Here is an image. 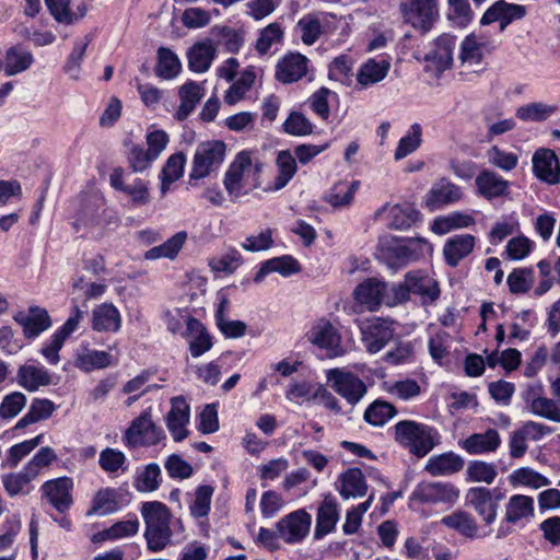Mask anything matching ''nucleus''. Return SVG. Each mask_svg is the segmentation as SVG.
<instances>
[{"instance_id":"obj_1","label":"nucleus","mask_w":560,"mask_h":560,"mask_svg":"<svg viewBox=\"0 0 560 560\" xmlns=\"http://www.w3.org/2000/svg\"><path fill=\"white\" fill-rule=\"evenodd\" d=\"M141 515L144 521V538L147 547L152 552L164 550L172 540L171 529L172 514L162 502H144L141 506Z\"/></svg>"},{"instance_id":"obj_2","label":"nucleus","mask_w":560,"mask_h":560,"mask_svg":"<svg viewBox=\"0 0 560 560\" xmlns=\"http://www.w3.org/2000/svg\"><path fill=\"white\" fill-rule=\"evenodd\" d=\"M394 439L410 454L421 458L439 443V432L433 427L413 420H401L394 425Z\"/></svg>"},{"instance_id":"obj_3","label":"nucleus","mask_w":560,"mask_h":560,"mask_svg":"<svg viewBox=\"0 0 560 560\" xmlns=\"http://www.w3.org/2000/svg\"><path fill=\"white\" fill-rule=\"evenodd\" d=\"M261 168V163H253L250 152H240L224 176L223 184L229 195L238 198L248 190L258 187Z\"/></svg>"},{"instance_id":"obj_4","label":"nucleus","mask_w":560,"mask_h":560,"mask_svg":"<svg viewBox=\"0 0 560 560\" xmlns=\"http://www.w3.org/2000/svg\"><path fill=\"white\" fill-rule=\"evenodd\" d=\"M226 145L223 141L214 140L200 143L195 152L190 179H201L209 176L223 163Z\"/></svg>"},{"instance_id":"obj_5","label":"nucleus","mask_w":560,"mask_h":560,"mask_svg":"<svg viewBox=\"0 0 560 560\" xmlns=\"http://www.w3.org/2000/svg\"><path fill=\"white\" fill-rule=\"evenodd\" d=\"M399 9L404 20L422 33H428L440 16L439 0H405Z\"/></svg>"},{"instance_id":"obj_6","label":"nucleus","mask_w":560,"mask_h":560,"mask_svg":"<svg viewBox=\"0 0 560 560\" xmlns=\"http://www.w3.org/2000/svg\"><path fill=\"white\" fill-rule=\"evenodd\" d=\"M164 436L163 430L152 422L149 412H143L130 423L124 434V442L130 447L152 446Z\"/></svg>"},{"instance_id":"obj_7","label":"nucleus","mask_w":560,"mask_h":560,"mask_svg":"<svg viewBox=\"0 0 560 560\" xmlns=\"http://www.w3.org/2000/svg\"><path fill=\"white\" fill-rule=\"evenodd\" d=\"M393 320L380 317L366 319L361 324V339L369 353L380 352L393 339Z\"/></svg>"},{"instance_id":"obj_8","label":"nucleus","mask_w":560,"mask_h":560,"mask_svg":"<svg viewBox=\"0 0 560 560\" xmlns=\"http://www.w3.org/2000/svg\"><path fill=\"white\" fill-rule=\"evenodd\" d=\"M327 381L331 388L352 406L357 405L368 392L364 382L355 374L337 368L327 371Z\"/></svg>"},{"instance_id":"obj_9","label":"nucleus","mask_w":560,"mask_h":560,"mask_svg":"<svg viewBox=\"0 0 560 560\" xmlns=\"http://www.w3.org/2000/svg\"><path fill=\"white\" fill-rule=\"evenodd\" d=\"M312 516L303 509L293 511L280 518L276 527L281 540L288 545L300 544L308 535Z\"/></svg>"},{"instance_id":"obj_10","label":"nucleus","mask_w":560,"mask_h":560,"mask_svg":"<svg viewBox=\"0 0 560 560\" xmlns=\"http://www.w3.org/2000/svg\"><path fill=\"white\" fill-rule=\"evenodd\" d=\"M459 491L455 486L441 481H422L411 493V500L425 504L455 503Z\"/></svg>"},{"instance_id":"obj_11","label":"nucleus","mask_w":560,"mask_h":560,"mask_svg":"<svg viewBox=\"0 0 560 560\" xmlns=\"http://www.w3.org/2000/svg\"><path fill=\"white\" fill-rule=\"evenodd\" d=\"M310 59L298 51H289L280 58L275 68V79L283 84L299 82L310 70Z\"/></svg>"},{"instance_id":"obj_12","label":"nucleus","mask_w":560,"mask_h":560,"mask_svg":"<svg viewBox=\"0 0 560 560\" xmlns=\"http://www.w3.org/2000/svg\"><path fill=\"white\" fill-rule=\"evenodd\" d=\"M73 481L69 477H60L43 483L40 491L45 499L59 513H66L73 504Z\"/></svg>"},{"instance_id":"obj_13","label":"nucleus","mask_w":560,"mask_h":560,"mask_svg":"<svg viewBox=\"0 0 560 560\" xmlns=\"http://www.w3.org/2000/svg\"><path fill=\"white\" fill-rule=\"evenodd\" d=\"M456 47V36L442 34L431 45V49L425 54L424 61L428 67L436 72H443L453 65V52Z\"/></svg>"},{"instance_id":"obj_14","label":"nucleus","mask_w":560,"mask_h":560,"mask_svg":"<svg viewBox=\"0 0 560 560\" xmlns=\"http://www.w3.org/2000/svg\"><path fill=\"white\" fill-rule=\"evenodd\" d=\"M305 338L312 345L326 349L330 355L337 357L342 353L340 335L334 325L325 318L317 320L306 332Z\"/></svg>"},{"instance_id":"obj_15","label":"nucleus","mask_w":560,"mask_h":560,"mask_svg":"<svg viewBox=\"0 0 560 560\" xmlns=\"http://www.w3.org/2000/svg\"><path fill=\"white\" fill-rule=\"evenodd\" d=\"M535 176L549 185L560 182V164L558 156L550 149L537 150L532 159Z\"/></svg>"},{"instance_id":"obj_16","label":"nucleus","mask_w":560,"mask_h":560,"mask_svg":"<svg viewBox=\"0 0 560 560\" xmlns=\"http://www.w3.org/2000/svg\"><path fill=\"white\" fill-rule=\"evenodd\" d=\"M541 386H528L524 393V400L529 407V410L538 417L545 418L553 422H560V407L559 404L550 398L540 395Z\"/></svg>"},{"instance_id":"obj_17","label":"nucleus","mask_w":560,"mask_h":560,"mask_svg":"<svg viewBox=\"0 0 560 560\" xmlns=\"http://www.w3.org/2000/svg\"><path fill=\"white\" fill-rule=\"evenodd\" d=\"M190 408L183 396L173 397L171 399V410L166 416V425L176 442L187 438L186 429L189 422Z\"/></svg>"},{"instance_id":"obj_18","label":"nucleus","mask_w":560,"mask_h":560,"mask_svg":"<svg viewBox=\"0 0 560 560\" xmlns=\"http://www.w3.org/2000/svg\"><path fill=\"white\" fill-rule=\"evenodd\" d=\"M467 500L486 525H490L495 521L498 502L493 499L490 489L486 487H474L468 490Z\"/></svg>"},{"instance_id":"obj_19","label":"nucleus","mask_w":560,"mask_h":560,"mask_svg":"<svg viewBox=\"0 0 560 560\" xmlns=\"http://www.w3.org/2000/svg\"><path fill=\"white\" fill-rule=\"evenodd\" d=\"M463 196L460 187L448 180L441 178L434 183L425 197V205L431 210L440 209L444 206L457 202Z\"/></svg>"},{"instance_id":"obj_20","label":"nucleus","mask_w":560,"mask_h":560,"mask_svg":"<svg viewBox=\"0 0 560 560\" xmlns=\"http://www.w3.org/2000/svg\"><path fill=\"white\" fill-rule=\"evenodd\" d=\"M368 489L365 477L360 468H349L338 477L337 490L343 500L363 498Z\"/></svg>"},{"instance_id":"obj_21","label":"nucleus","mask_w":560,"mask_h":560,"mask_svg":"<svg viewBox=\"0 0 560 560\" xmlns=\"http://www.w3.org/2000/svg\"><path fill=\"white\" fill-rule=\"evenodd\" d=\"M184 337L188 341V349L192 358L201 357L213 346L212 337L205 325L194 317L188 318Z\"/></svg>"},{"instance_id":"obj_22","label":"nucleus","mask_w":560,"mask_h":560,"mask_svg":"<svg viewBox=\"0 0 560 560\" xmlns=\"http://www.w3.org/2000/svg\"><path fill=\"white\" fill-rule=\"evenodd\" d=\"M353 295L358 303L375 311L385 304L386 283L374 278L366 279L355 288Z\"/></svg>"},{"instance_id":"obj_23","label":"nucleus","mask_w":560,"mask_h":560,"mask_svg":"<svg viewBox=\"0 0 560 560\" xmlns=\"http://www.w3.org/2000/svg\"><path fill=\"white\" fill-rule=\"evenodd\" d=\"M406 283L409 285L410 293L420 295L423 303H433L440 296L438 281L422 271L406 273Z\"/></svg>"},{"instance_id":"obj_24","label":"nucleus","mask_w":560,"mask_h":560,"mask_svg":"<svg viewBox=\"0 0 560 560\" xmlns=\"http://www.w3.org/2000/svg\"><path fill=\"white\" fill-rule=\"evenodd\" d=\"M16 381L21 387L33 393L51 385L52 376L44 366L23 364L18 369Z\"/></svg>"},{"instance_id":"obj_25","label":"nucleus","mask_w":560,"mask_h":560,"mask_svg":"<svg viewBox=\"0 0 560 560\" xmlns=\"http://www.w3.org/2000/svg\"><path fill=\"white\" fill-rule=\"evenodd\" d=\"M14 320L23 327L26 338H35L51 325L48 312L45 308L34 306L30 307V314L22 312L14 315Z\"/></svg>"},{"instance_id":"obj_26","label":"nucleus","mask_w":560,"mask_h":560,"mask_svg":"<svg viewBox=\"0 0 560 560\" xmlns=\"http://www.w3.org/2000/svg\"><path fill=\"white\" fill-rule=\"evenodd\" d=\"M388 210V226L395 230H407L420 219V212L410 203L388 205L380 208L375 215L381 217Z\"/></svg>"},{"instance_id":"obj_27","label":"nucleus","mask_w":560,"mask_h":560,"mask_svg":"<svg viewBox=\"0 0 560 560\" xmlns=\"http://www.w3.org/2000/svg\"><path fill=\"white\" fill-rule=\"evenodd\" d=\"M478 192L488 200L509 194L510 182L493 171L483 170L476 177Z\"/></svg>"},{"instance_id":"obj_28","label":"nucleus","mask_w":560,"mask_h":560,"mask_svg":"<svg viewBox=\"0 0 560 560\" xmlns=\"http://www.w3.org/2000/svg\"><path fill=\"white\" fill-rule=\"evenodd\" d=\"M441 524L465 538L475 539L479 537V525L476 518L466 511L456 510L443 516Z\"/></svg>"},{"instance_id":"obj_29","label":"nucleus","mask_w":560,"mask_h":560,"mask_svg":"<svg viewBox=\"0 0 560 560\" xmlns=\"http://www.w3.org/2000/svg\"><path fill=\"white\" fill-rule=\"evenodd\" d=\"M475 237L470 234H459L450 237L443 248L445 261L451 267L467 257L474 249Z\"/></svg>"},{"instance_id":"obj_30","label":"nucleus","mask_w":560,"mask_h":560,"mask_svg":"<svg viewBox=\"0 0 560 560\" xmlns=\"http://www.w3.org/2000/svg\"><path fill=\"white\" fill-rule=\"evenodd\" d=\"M535 502L532 497L514 494L505 505V522L517 524L528 522L534 517Z\"/></svg>"},{"instance_id":"obj_31","label":"nucleus","mask_w":560,"mask_h":560,"mask_svg":"<svg viewBox=\"0 0 560 560\" xmlns=\"http://www.w3.org/2000/svg\"><path fill=\"white\" fill-rule=\"evenodd\" d=\"M464 467L462 456L447 452L431 456L424 467V470L431 476H447L460 471Z\"/></svg>"},{"instance_id":"obj_32","label":"nucleus","mask_w":560,"mask_h":560,"mask_svg":"<svg viewBox=\"0 0 560 560\" xmlns=\"http://www.w3.org/2000/svg\"><path fill=\"white\" fill-rule=\"evenodd\" d=\"M180 104L174 115L178 121L185 120L196 108L203 96V89L200 84L189 81L178 90Z\"/></svg>"},{"instance_id":"obj_33","label":"nucleus","mask_w":560,"mask_h":560,"mask_svg":"<svg viewBox=\"0 0 560 560\" xmlns=\"http://www.w3.org/2000/svg\"><path fill=\"white\" fill-rule=\"evenodd\" d=\"M121 325L119 311L113 304H101L93 310L92 329L102 331H118Z\"/></svg>"},{"instance_id":"obj_34","label":"nucleus","mask_w":560,"mask_h":560,"mask_svg":"<svg viewBox=\"0 0 560 560\" xmlns=\"http://www.w3.org/2000/svg\"><path fill=\"white\" fill-rule=\"evenodd\" d=\"M501 444L497 430L488 429L483 433H474L463 442V448L468 454H483L494 452Z\"/></svg>"},{"instance_id":"obj_35","label":"nucleus","mask_w":560,"mask_h":560,"mask_svg":"<svg viewBox=\"0 0 560 560\" xmlns=\"http://www.w3.org/2000/svg\"><path fill=\"white\" fill-rule=\"evenodd\" d=\"M115 364L112 354L103 350L84 349L75 357V366L83 372L106 369Z\"/></svg>"},{"instance_id":"obj_36","label":"nucleus","mask_w":560,"mask_h":560,"mask_svg":"<svg viewBox=\"0 0 560 560\" xmlns=\"http://www.w3.org/2000/svg\"><path fill=\"white\" fill-rule=\"evenodd\" d=\"M390 68V63L386 59L376 61L371 58L362 63L358 73L357 81L362 88L376 84L385 79Z\"/></svg>"},{"instance_id":"obj_37","label":"nucleus","mask_w":560,"mask_h":560,"mask_svg":"<svg viewBox=\"0 0 560 560\" xmlns=\"http://www.w3.org/2000/svg\"><path fill=\"white\" fill-rule=\"evenodd\" d=\"M395 257L400 265L411 260H418L432 252L431 244L421 237L408 238L405 244L393 249Z\"/></svg>"},{"instance_id":"obj_38","label":"nucleus","mask_w":560,"mask_h":560,"mask_svg":"<svg viewBox=\"0 0 560 560\" xmlns=\"http://www.w3.org/2000/svg\"><path fill=\"white\" fill-rule=\"evenodd\" d=\"M217 49L210 42L195 44L188 52L189 69L197 73L206 72L215 57Z\"/></svg>"},{"instance_id":"obj_39","label":"nucleus","mask_w":560,"mask_h":560,"mask_svg":"<svg viewBox=\"0 0 560 560\" xmlns=\"http://www.w3.org/2000/svg\"><path fill=\"white\" fill-rule=\"evenodd\" d=\"M56 410V405L47 398H34L27 412L18 421L15 429H24L30 424L46 420Z\"/></svg>"},{"instance_id":"obj_40","label":"nucleus","mask_w":560,"mask_h":560,"mask_svg":"<svg viewBox=\"0 0 560 560\" xmlns=\"http://www.w3.org/2000/svg\"><path fill=\"white\" fill-rule=\"evenodd\" d=\"M187 240V233L179 231L163 244L152 247L144 253L147 260H155L160 258L174 259L183 248Z\"/></svg>"},{"instance_id":"obj_41","label":"nucleus","mask_w":560,"mask_h":560,"mask_svg":"<svg viewBox=\"0 0 560 560\" xmlns=\"http://www.w3.org/2000/svg\"><path fill=\"white\" fill-rule=\"evenodd\" d=\"M119 509L117 502V492L112 488H104L96 492L92 505L86 512V516H105L117 512Z\"/></svg>"},{"instance_id":"obj_42","label":"nucleus","mask_w":560,"mask_h":560,"mask_svg":"<svg viewBox=\"0 0 560 560\" xmlns=\"http://www.w3.org/2000/svg\"><path fill=\"white\" fill-rule=\"evenodd\" d=\"M339 514L334 501L325 500L317 511L315 537H323L335 529Z\"/></svg>"},{"instance_id":"obj_43","label":"nucleus","mask_w":560,"mask_h":560,"mask_svg":"<svg viewBox=\"0 0 560 560\" xmlns=\"http://www.w3.org/2000/svg\"><path fill=\"white\" fill-rule=\"evenodd\" d=\"M34 61L33 55L16 46L10 47L5 52L3 71L5 75L12 77L27 70Z\"/></svg>"},{"instance_id":"obj_44","label":"nucleus","mask_w":560,"mask_h":560,"mask_svg":"<svg viewBox=\"0 0 560 560\" xmlns=\"http://www.w3.org/2000/svg\"><path fill=\"white\" fill-rule=\"evenodd\" d=\"M301 40L307 46L315 44L323 34V25L318 13L303 15L296 23Z\"/></svg>"},{"instance_id":"obj_45","label":"nucleus","mask_w":560,"mask_h":560,"mask_svg":"<svg viewBox=\"0 0 560 560\" xmlns=\"http://www.w3.org/2000/svg\"><path fill=\"white\" fill-rule=\"evenodd\" d=\"M185 162L186 158L182 152L175 153L167 159L160 175L161 191L163 195L167 191L171 184L182 177Z\"/></svg>"},{"instance_id":"obj_46","label":"nucleus","mask_w":560,"mask_h":560,"mask_svg":"<svg viewBox=\"0 0 560 560\" xmlns=\"http://www.w3.org/2000/svg\"><path fill=\"white\" fill-rule=\"evenodd\" d=\"M182 65L178 57L166 47H160L158 50V65L155 73L158 77L171 80L180 71Z\"/></svg>"},{"instance_id":"obj_47","label":"nucleus","mask_w":560,"mask_h":560,"mask_svg":"<svg viewBox=\"0 0 560 560\" xmlns=\"http://www.w3.org/2000/svg\"><path fill=\"white\" fill-rule=\"evenodd\" d=\"M256 80V74L252 68L245 69L240 78L229 88L224 95V102L234 105L244 98L245 94L252 89Z\"/></svg>"},{"instance_id":"obj_48","label":"nucleus","mask_w":560,"mask_h":560,"mask_svg":"<svg viewBox=\"0 0 560 560\" xmlns=\"http://www.w3.org/2000/svg\"><path fill=\"white\" fill-rule=\"evenodd\" d=\"M396 413L397 409L394 405L376 399L365 409L364 420L374 427H383Z\"/></svg>"},{"instance_id":"obj_49","label":"nucleus","mask_w":560,"mask_h":560,"mask_svg":"<svg viewBox=\"0 0 560 560\" xmlns=\"http://www.w3.org/2000/svg\"><path fill=\"white\" fill-rule=\"evenodd\" d=\"M277 166L279 174L275 178L273 188L280 190L293 178L296 173L298 166L295 158L290 151H280L277 156Z\"/></svg>"},{"instance_id":"obj_50","label":"nucleus","mask_w":560,"mask_h":560,"mask_svg":"<svg viewBox=\"0 0 560 560\" xmlns=\"http://www.w3.org/2000/svg\"><path fill=\"white\" fill-rule=\"evenodd\" d=\"M161 468L156 463H151L139 470L135 478V488L139 492H153L160 487Z\"/></svg>"},{"instance_id":"obj_51","label":"nucleus","mask_w":560,"mask_h":560,"mask_svg":"<svg viewBox=\"0 0 560 560\" xmlns=\"http://www.w3.org/2000/svg\"><path fill=\"white\" fill-rule=\"evenodd\" d=\"M510 481L514 486L521 485L533 489H540L551 483L547 477L529 467L515 469L510 476Z\"/></svg>"},{"instance_id":"obj_52","label":"nucleus","mask_w":560,"mask_h":560,"mask_svg":"<svg viewBox=\"0 0 560 560\" xmlns=\"http://www.w3.org/2000/svg\"><path fill=\"white\" fill-rule=\"evenodd\" d=\"M556 109V106L533 102L518 107L515 115L523 121H542L549 118Z\"/></svg>"},{"instance_id":"obj_53","label":"nucleus","mask_w":560,"mask_h":560,"mask_svg":"<svg viewBox=\"0 0 560 560\" xmlns=\"http://www.w3.org/2000/svg\"><path fill=\"white\" fill-rule=\"evenodd\" d=\"M475 223V219L469 214L453 212L446 217L434 220L432 230L438 234H446L451 230L468 228Z\"/></svg>"},{"instance_id":"obj_54","label":"nucleus","mask_w":560,"mask_h":560,"mask_svg":"<svg viewBox=\"0 0 560 560\" xmlns=\"http://www.w3.org/2000/svg\"><path fill=\"white\" fill-rule=\"evenodd\" d=\"M359 188V182L339 183L326 197V201L332 207H345L352 202L354 194Z\"/></svg>"},{"instance_id":"obj_55","label":"nucleus","mask_w":560,"mask_h":560,"mask_svg":"<svg viewBox=\"0 0 560 560\" xmlns=\"http://www.w3.org/2000/svg\"><path fill=\"white\" fill-rule=\"evenodd\" d=\"M92 42V36L86 35L82 40H75L73 49L69 55L65 65V72L72 79H78L81 70V62L85 55L89 44Z\"/></svg>"},{"instance_id":"obj_56","label":"nucleus","mask_w":560,"mask_h":560,"mask_svg":"<svg viewBox=\"0 0 560 560\" xmlns=\"http://www.w3.org/2000/svg\"><path fill=\"white\" fill-rule=\"evenodd\" d=\"M214 489L211 486H199L195 492V499L189 505L190 515L195 518L205 517L210 512L211 499Z\"/></svg>"},{"instance_id":"obj_57","label":"nucleus","mask_w":560,"mask_h":560,"mask_svg":"<svg viewBox=\"0 0 560 560\" xmlns=\"http://www.w3.org/2000/svg\"><path fill=\"white\" fill-rule=\"evenodd\" d=\"M422 129L419 124H413L410 131L404 136L395 150V160H401L415 152L421 144Z\"/></svg>"},{"instance_id":"obj_58","label":"nucleus","mask_w":560,"mask_h":560,"mask_svg":"<svg viewBox=\"0 0 560 560\" xmlns=\"http://www.w3.org/2000/svg\"><path fill=\"white\" fill-rule=\"evenodd\" d=\"M533 282L534 271L527 268H516L506 278L510 292L513 294L526 293L532 288Z\"/></svg>"},{"instance_id":"obj_59","label":"nucleus","mask_w":560,"mask_h":560,"mask_svg":"<svg viewBox=\"0 0 560 560\" xmlns=\"http://www.w3.org/2000/svg\"><path fill=\"white\" fill-rule=\"evenodd\" d=\"M488 163L504 172L514 170L518 164V155L500 149L498 145L491 147L487 151Z\"/></svg>"},{"instance_id":"obj_60","label":"nucleus","mask_w":560,"mask_h":560,"mask_svg":"<svg viewBox=\"0 0 560 560\" xmlns=\"http://www.w3.org/2000/svg\"><path fill=\"white\" fill-rule=\"evenodd\" d=\"M283 39V30L278 22L268 24L260 31L256 42V49L260 55H266L273 44L281 43Z\"/></svg>"},{"instance_id":"obj_61","label":"nucleus","mask_w":560,"mask_h":560,"mask_svg":"<svg viewBox=\"0 0 560 560\" xmlns=\"http://www.w3.org/2000/svg\"><path fill=\"white\" fill-rule=\"evenodd\" d=\"M43 438V434H38L31 440H26L11 446L8 453L5 465L11 468L16 467L25 456H27L42 443Z\"/></svg>"},{"instance_id":"obj_62","label":"nucleus","mask_w":560,"mask_h":560,"mask_svg":"<svg viewBox=\"0 0 560 560\" xmlns=\"http://www.w3.org/2000/svg\"><path fill=\"white\" fill-rule=\"evenodd\" d=\"M56 459H57V454L51 447H49V446L42 447L32 457V459L27 462V464L24 466V470L34 480L39 475L42 469H44L45 467H48Z\"/></svg>"},{"instance_id":"obj_63","label":"nucleus","mask_w":560,"mask_h":560,"mask_svg":"<svg viewBox=\"0 0 560 560\" xmlns=\"http://www.w3.org/2000/svg\"><path fill=\"white\" fill-rule=\"evenodd\" d=\"M498 472L495 466L482 460L470 462L467 467V477L474 482L492 483Z\"/></svg>"},{"instance_id":"obj_64","label":"nucleus","mask_w":560,"mask_h":560,"mask_svg":"<svg viewBox=\"0 0 560 560\" xmlns=\"http://www.w3.org/2000/svg\"><path fill=\"white\" fill-rule=\"evenodd\" d=\"M26 405V396L21 392L5 395L0 404V420H9L16 417Z\"/></svg>"}]
</instances>
